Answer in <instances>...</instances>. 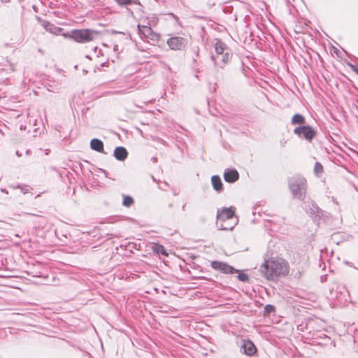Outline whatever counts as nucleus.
<instances>
[{"mask_svg": "<svg viewBox=\"0 0 358 358\" xmlns=\"http://www.w3.org/2000/svg\"><path fill=\"white\" fill-rule=\"evenodd\" d=\"M260 271L268 280L285 276L289 273L287 262L280 257H271L260 266Z\"/></svg>", "mask_w": 358, "mask_h": 358, "instance_id": "1", "label": "nucleus"}, {"mask_svg": "<svg viewBox=\"0 0 358 358\" xmlns=\"http://www.w3.org/2000/svg\"><path fill=\"white\" fill-rule=\"evenodd\" d=\"M289 188L294 199L303 201L306 198L307 190L306 180L301 176L292 177L289 180Z\"/></svg>", "mask_w": 358, "mask_h": 358, "instance_id": "2", "label": "nucleus"}, {"mask_svg": "<svg viewBox=\"0 0 358 358\" xmlns=\"http://www.w3.org/2000/svg\"><path fill=\"white\" fill-rule=\"evenodd\" d=\"M96 36L97 32L90 29H74L71 34V37L78 43L90 42Z\"/></svg>", "mask_w": 358, "mask_h": 358, "instance_id": "3", "label": "nucleus"}, {"mask_svg": "<svg viewBox=\"0 0 358 358\" xmlns=\"http://www.w3.org/2000/svg\"><path fill=\"white\" fill-rule=\"evenodd\" d=\"M151 26L152 24L149 22L145 25L138 24L137 26L138 33L141 39L150 40L153 43H157L159 39V36L153 31Z\"/></svg>", "mask_w": 358, "mask_h": 358, "instance_id": "4", "label": "nucleus"}, {"mask_svg": "<svg viewBox=\"0 0 358 358\" xmlns=\"http://www.w3.org/2000/svg\"><path fill=\"white\" fill-rule=\"evenodd\" d=\"M294 134L299 138H304L308 141H311L316 135V131L310 126H299L294 129Z\"/></svg>", "mask_w": 358, "mask_h": 358, "instance_id": "5", "label": "nucleus"}, {"mask_svg": "<svg viewBox=\"0 0 358 358\" xmlns=\"http://www.w3.org/2000/svg\"><path fill=\"white\" fill-rule=\"evenodd\" d=\"M167 45L173 50L184 49L187 45V40L182 37L174 36L167 40Z\"/></svg>", "mask_w": 358, "mask_h": 358, "instance_id": "6", "label": "nucleus"}, {"mask_svg": "<svg viewBox=\"0 0 358 358\" xmlns=\"http://www.w3.org/2000/svg\"><path fill=\"white\" fill-rule=\"evenodd\" d=\"M211 267L216 271H220L226 274L234 273L238 271L227 263L219 261H213L211 262Z\"/></svg>", "mask_w": 358, "mask_h": 358, "instance_id": "7", "label": "nucleus"}, {"mask_svg": "<svg viewBox=\"0 0 358 358\" xmlns=\"http://www.w3.org/2000/svg\"><path fill=\"white\" fill-rule=\"evenodd\" d=\"M234 219L237 218L234 216V211L231 208H225L220 213L218 212L217 215V222H226L234 220Z\"/></svg>", "mask_w": 358, "mask_h": 358, "instance_id": "8", "label": "nucleus"}, {"mask_svg": "<svg viewBox=\"0 0 358 358\" xmlns=\"http://www.w3.org/2000/svg\"><path fill=\"white\" fill-rule=\"evenodd\" d=\"M231 56L232 54L231 51L227 50L224 54L213 55L211 58L215 66H220V68H222L223 66L220 64V62H222L223 65L226 64L230 60Z\"/></svg>", "mask_w": 358, "mask_h": 358, "instance_id": "9", "label": "nucleus"}, {"mask_svg": "<svg viewBox=\"0 0 358 358\" xmlns=\"http://www.w3.org/2000/svg\"><path fill=\"white\" fill-rule=\"evenodd\" d=\"M41 25L48 32L53 34L55 35H59L61 34L62 31L64 30L61 27H58L55 26V24L50 23L48 21L43 20L39 19Z\"/></svg>", "mask_w": 358, "mask_h": 358, "instance_id": "10", "label": "nucleus"}, {"mask_svg": "<svg viewBox=\"0 0 358 358\" xmlns=\"http://www.w3.org/2000/svg\"><path fill=\"white\" fill-rule=\"evenodd\" d=\"M223 176L226 182L233 183L238 180L239 173L236 169H226Z\"/></svg>", "mask_w": 358, "mask_h": 358, "instance_id": "11", "label": "nucleus"}, {"mask_svg": "<svg viewBox=\"0 0 358 358\" xmlns=\"http://www.w3.org/2000/svg\"><path fill=\"white\" fill-rule=\"evenodd\" d=\"M241 350L248 355H252L256 352L257 349L252 341L246 340L243 342Z\"/></svg>", "mask_w": 358, "mask_h": 358, "instance_id": "12", "label": "nucleus"}, {"mask_svg": "<svg viewBox=\"0 0 358 358\" xmlns=\"http://www.w3.org/2000/svg\"><path fill=\"white\" fill-rule=\"evenodd\" d=\"M238 223L237 219L234 220L227 221L226 222H217V227L221 230H231Z\"/></svg>", "mask_w": 358, "mask_h": 358, "instance_id": "13", "label": "nucleus"}, {"mask_svg": "<svg viewBox=\"0 0 358 358\" xmlns=\"http://www.w3.org/2000/svg\"><path fill=\"white\" fill-rule=\"evenodd\" d=\"M114 157L119 161H124L128 155L127 150L122 146L117 147L114 150Z\"/></svg>", "mask_w": 358, "mask_h": 358, "instance_id": "14", "label": "nucleus"}, {"mask_svg": "<svg viewBox=\"0 0 358 358\" xmlns=\"http://www.w3.org/2000/svg\"><path fill=\"white\" fill-rule=\"evenodd\" d=\"M211 183L213 185V189L220 192H222L223 189V184L221 180V178L218 176H213L211 177Z\"/></svg>", "mask_w": 358, "mask_h": 358, "instance_id": "15", "label": "nucleus"}, {"mask_svg": "<svg viewBox=\"0 0 358 358\" xmlns=\"http://www.w3.org/2000/svg\"><path fill=\"white\" fill-rule=\"evenodd\" d=\"M90 147L92 150L103 153V143L98 138H93L90 141Z\"/></svg>", "mask_w": 358, "mask_h": 358, "instance_id": "16", "label": "nucleus"}, {"mask_svg": "<svg viewBox=\"0 0 358 358\" xmlns=\"http://www.w3.org/2000/svg\"><path fill=\"white\" fill-rule=\"evenodd\" d=\"M215 52H216V55H222V54H224L227 50H230L227 47V45H225V43H224L222 41L219 40L217 41V43H215Z\"/></svg>", "mask_w": 358, "mask_h": 358, "instance_id": "17", "label": "nucleus"}, {"mask_svg": "<svg viewBox=\"0 0 358 358\" xmlns=\"http://www.w3.org/2000/svg\"><path fill=\"white\" fill-rule=\"evenodd\" d=\"M291 123L293 125L301 124L303 126L306 123V119L302 115L296 113L292 116Z\"/></svg>", "mask_w": 358, "mask_h": 358, "instance_id": "18", "label": "nucleus"}, {"mask_svg": "<svg viewBox=\"0 0 358 358\" xmlns=\"http://www.w3.org/2000/svg\"><path fill=\"white\" fill-rule=\"evenodd\" d=\"M9 187L12 188L13 189H20L21 192L24 194H26L29 192V187L25 185H9Z\"/></svg>", "mask_w": 358, "mask_h": 358, "instance_id": "19", "label": "nucleus"}, {"mask_svg": "<svg viewBox=\"0 0 358 358\" xmlns=\"http://www.w3.org/2000/svg\"><path fill=\"white\" fill-rule=\"evenodd\" d=\"M134 203V201L133 198L129 195H123V201L122 205L125 207H130L133 203Z\"/></svg>", "mask_w": 358, "mask_h": 358, "instance_id": "20", "label": "nucleus"}, {"mask_svg": "<svg viewBox=\"0 0 358 358\" xmlns=\"http://www.w3.org/2000/svg\"><path fill=\"white\" fill-rule=\"evenodd\" d=\"M115 1L120 6H127L130 4H138V0H115Z\"/></svg>", "mask_w": 358, "mask_h": 358, "instance_id": "21", "label": "nucleus"}, {"mask_svg": "<svg viewBox=\"0 0 358 358\" xmlns=\"http://www.w3.org/2000/svg\"><path fill=\"white\" fill-rule=\"evenodd\" d=\"M314 171L318 175L323 171V166L320 162H316L314 166Z\"/></svg>", "mask_w": 358, "mask_h": 358, "instance_id": "22", "label": "nucleus"}, {"mask_svg": "<svg viewBox=\"0 0 358 358\" xmlns=\"http://www.w3.org/2000/svg\"><path fill=\"white\" fill-rule=\"evenodd\" d=\"M275 310V307L273 305L267 304L264 307V315H269Z\"/></svg>", "mask_w": 358, "mask_h": 358, "instance_id": "23", "label": "nucleus"}, {"mask_svg": "<svg viewBox=\"0 0 358 358\" xmlns=\"http://www.w3.org/2000/svg\"><path fill=\"white\" fill-rule=\"evenodd\" d=\"M237 277L238 279L242 282H246L248 280V276L245 273H239Z\"/></svg>", "mask_w": 358, "mask_h": 358, "instance_id": "24", "label": "nucleus"}, {"mask_svg": "<svg viewBox=\"0 0 358 358\" xmlns=\"http://www.w3.org/2000/svg\"><path fill=\"white\" fill-rule=\"evenodd\" d=\"M1 191L2 192H5L6 194H8V192L5 189H1Z\"/></svg>", "mask_w": 358, "mask_h": 358, "instance_id": "25", "label": "nucleus"}, {"mask_svg": "<svg viewBox=\"0 0 358 358\" xmlns=\"http://www.w3.org/2000/svg\"><path fill=\"white\" fill-rule=\"evenodd\" d=\"M315 210H314V213H315L316 211H317L319 210V208L317 207V206H315Z\"/></svg>", "mask_w": 358, "mask_h": 358, "instance_id": "26", "label": "nucleus"}, {"mask_svg": "<svg viewBox=\"0 0 358 358\" xmlns=\"http://www.w3.org/2000/svg\"><path fill=\"white\" fill-rule=\"evenodd\" d=\"M185 206H186L185 204H184V205L182 206V210H185Z\"/></svg>", "mask_w": 358, "mask_h": 358, "instance_id": "27", "label": "nucleus"}, {"mask_svg": "<svg viewBox=\"0 0 358 358\" xmlns=\"http://www.w3.org/2000/svg\"><path fill=\"white\" fill-rule=\"evenodd\" d=\"M357 73H358V71H357Z\"/></svg>", "mask_w": 358, "mask_h": 358, "instance_id": "28", "label": "nucleus"}]
</instances>
